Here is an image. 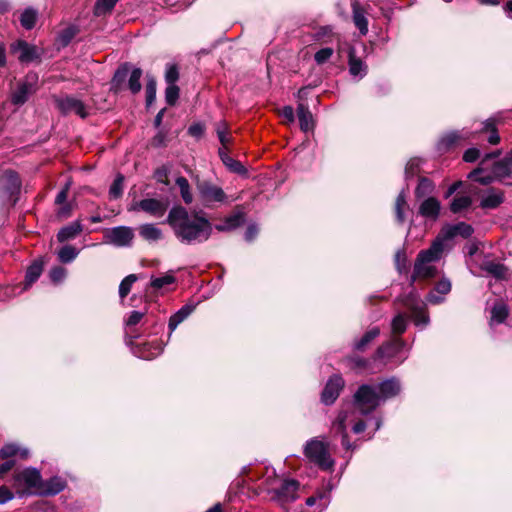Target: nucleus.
Returning <instances> with one entry per match:
<instances>
[{
    "mask_svg": "<svg viewBox=\"0 0 512 512\" xmlns=\"http://www.w3.org/2000/svg\"><path fill=\"white\" fill-rule=\"evenodd\" d=\"M14 53H18V59L21 62H31L38 57L37 49L35 46L28 44L25 41H18L11 47Z\"/></svg>",
    "mask_w": 512,
    "mask_h": 512,
    "instance_id": "17",
    "label": "nucleus"
},
{
    "mask_svg": "<svg viewBox=\"0 0 512 512\" xmlns=\"http://www.w3.org/2000/svg\"><path fill=\"white\" fill-rule=\"evenodd\" d=\"M30 77H27V80L19 85L17 90L12 94V102L15 105H21L25 103L34 91V83L29 81Z\"/></svg>",
    "mask_w": 512,
    "mask_h": 512,
    "instance_id": "22",
    "label": "nucleus"
},
{
    "mask_svg": "<svg viewBox=\"0 0 512 512\" xmlns=\"http://www.w3.org/2000/svg\"><path fill=\"white\" fill-rule=\"evenodd\" d=\"M117 1L118 0H97L94 7L95 15L100 16L110 12L116 5Z\"/></svg>",
    "mask_w": 512,
    "mask_h": 512,
    "instance_id": "46",
    "label": "nucleus"
},
{
    "mask_svg": "<svg viewBox=\"0 0 512 512\" xmlns=\"http://www.w3.org/2000/svg\"><path fill=\"white\" fill-rule=\"evenodd\" d=\"M348 58L350 74L353 76H359L360 78L364 77L367 73V66L360 58L356 57L355 49L353 47L349 49Z\"/></svg>",
    "mask_w": 512,
    "mask_h": 512,
    "instance_id": "24",
    "label": "nucleus"
},
{
    "mask_svg": "<svg viewBox=\"0 0 512 512\" xmlns=\"http://www.w3.org/2000/svg\"><path fill=\"white\" fill-rule=\"evenodd\" d=\"M408 317L405 313H398L391 321V330L394 335H401L406 331Z\"/></svg>",
    "mask_w": 512,
    "mask_h": 512,
    "instance_id": "37",
    "label": "nucleus"
},
{
    "mask_svg": "<svg viewBox=\"0 0 512 512\" xmlns=\"http://www.w3.org/2000/svg\"><path fill=\"white\" fill-rule=\"evenodd\" d=\"M421 159L420 158H411L405 167V174L407 177H413L418 171L419 167L421 165Z\"/></svg>",
    "mask_w": 512,
    "mask_h": 512,
    "instance_id": "51",
    "label": "nucleus"
},
{
    "mask_svg": "<svg viewBox=\"0 0 512 512\" xmlns=\"http://www.w3.org/2000/svg\"><path fill=\"white\" fill-rule=\"evenodd\" d=\"M440 212V202L435 197L424 199L419 206V214L428 219H437Z\"/></svg>",
    "mask_w": 512,
    "mask_h": 512,
    "instance_id": "20",
    "label": "nucleus"
},
{
    "mask_svg": "<svg viewBox=\"0 0 512 512\" xmlns=\"http://www.w3.org/2000/svg\"><path fill=\"white\" fill-rule=\"evenodd\" d=\"M82 232V225L80 221H75L65 227H63L57 234L59 242H65L70 239H74L77 235Z\"/></svg>",
    "mask_w": 512,
    "mask_h": 512,
    "instance_id": "30",
    "label": "nucleus"
},
{
    "mask_svg": "<svg viewBox=\"0 0 512 512\" xmlns=\"http://www.w3.org/2000/svg\"><path fill=\"white\" fill-rule=\"evenodd\" d=\"M444 251L443 239L436 238L428 249L419 252L411 276V285L417 279H428L437 275L438 271L434 263L442 258Z\"/></svg>",
    "mask_w": 512,
    "mask_h": 512,
    "instance_id": "4",
    "label": "nucleus"
},
{
    "mask_svg": "<svg viewBox=\"0 0 512 512\" xmlns=\"http://www.w3.org/2000/svg\"><path fill=\"white\" fill-rule=\"evenodd\" d=\"M142 76V70L140 68H134L129 78V89L132 93H138L141 90L140 78Z\"/></svg>",
    "mask_w": 512,
    "mask_h": 512,
    "instance_id": "47",
    "label": "nucleus"
},
{
    "mask_svg": "<svg viewBox=\"0 0 512 512\" xmlns=\"http://www.w3.org/2000/svg\"><path fill=\"white\" fill-rule=\"evenodd\" d=\"M143 316H144V313L139 312V311H133V312H131L130 316L128 317L126 324L128 326H134L141 321Z\"/></svg>",
    "mask_w": 512,
    "mask_h": 512,
    "instance_id": "62",
    "label": "nucleus"
},
{
    "mask_svg": "<svg viewBox=\"0 0 512 512\" xmlns=\"http://www.w3.org/2000/svg\"><path fill=\"white\" fill-rule=\"evenodd\" d=\"M176 239L185 245H196L206 242L212 235L211 222L198 213H189L182 206L173 207L166 219Z\"/></svg>",
    "mask_w": 512,
    "mask_h": 512,
    "instance_id": "2",
    "label": "nucleus"
},
{
    "mask_svg": "<svg viewBox=\"0 0 512 512\" xmlns=\"http://www.w3.org/2000/svg\"><path fill=\"white\" fill-rule=\"evenodd\" d=\"M231 172L237 173L239 175L247 174V169L243 166V164L233 159L232 157H226L225 163H223Z\"/></svg>",
    "mask_w": 512,
    "mask_h": 512,
    "instance_id": "48",
    "label": "nucleus"
},
{
    "mask_svg": "<svg viewBox=\"0 0 512 512\" xmlns=\"http://www.w3.org/2000/svg\"><path fill=\"white\" fill-rule=\"evenodd\" d=\"M179 97V87L177 85H168L165 91L166 102L174 105Z\"/></svg>",
    "mask_w": 512,
    "mask_h": 512,
    "instance_id": "50",
    "label": "nucleus"
},
{
    "mask_svg": "<svg viewBox=\"0 0 512 512\" xmlns=\"http://www.w3.org/2000/svg\"><path fill=\"white\" fill-rule=\"evenodd\" d=\"M192 311L193 306L185 305L170 317L168 323L170 334L192 313Z\"/></svg>",
    "mask_w": 512,
    "mask_h": 512,
    "instance_id": "31",
    "label": "nucleus"
},
{
    "mask_svg": "<svg viewBox=\"0 0 512 512\" xmlns=\"http://www.w3.org/2000/svg\"><path fill=\"white\" fill-rule=\"evenodd\" d=\"M258 234V228L256 225H249L245 232V240L250 242L252 241L256 235Z\"/></svg>",
    "mask_w": 512,
    "mask_h": 512,
    "instance_id": "64",
    "label": "nucleus"
},
{
    "mask_svg": "<svg viewBox=\"0 0 512 512\" xmlns=\"http://www.w3.org/2000/svg\"><path fill=\"white\" fill-rule=\"evenodd\" d=\"M408 209H409V207L406 202V195L402 191L397 196L396 202H395V214H396V219H397L398 223L402 224L405 222V220H406L405 211Z\"/></svg>",
    "mask_w": 512,
    "mask_h": 512,
    "instance_id": "36",
    "label": "nucleus"
},
{
    "mask_svg": "<svg viewBox=\"0 0 512 512\" xmlns=\"http://www.w3.org/2000/svg\"><path fill=\"white\" fill-rule=\"evenodd\" d=\"M401 390L400 382L396 378L387 379L378 385H361L354 395V404L343 408L332 424L336 434L342 436V445L350 449L351 444L347 440V427L352 425V431L356 434L363 432L366 424L359 418L375 410L387 399L395 397Z\"/></svg>",
    "mask_w": 512,
    "mask_h": 512,
    "instance_id": "1",
    "label": "nucleus"
},
{
    "mask_svg": "<svg viewBox=\"0 0 512 512\" xmlns=\"http://www.w3.org/2000/svg\"><path fill=\"white\" fill-rule=\"evenodd\" d=\"M333 55V49L330 47L322 48L315 53L314 59L317 64H324Z\"/></svg>",
    "mask_w": 512,
    "mask_h": 512,
    "instance_id": "53",
    "label": "nucleus"
},
{
    "mask_svg": "<svg viewBox=\"0 0 512 512\" xmlns=\"http://www.w3.org/2000/svg\"><path fill=\"white\" fill-rule=\"evenodd\" d=\"M352 18L360 34L365 36L368 33V20L363 7L357 1L352 3Z\"/></svg>",
    "mask_w": 512,
    "mask_h": 512,
    "instance_id": "19",
    "label": "nucleus"
},
{
    "mask_svg": "<svg viewBox=\"0 0 512 512\" xmlns=\"http://www.w3.org/2000/svg\"><path fill=\"white\" fill-rule=\"evenodd\" d=\"M406 344L400 338H393L381 345L376 351V359H385L386 362L400 356Z\"/></svg>",
    "mask_w": 512,
    "mask_h": 512,
    "instance_id": "14",
    "label": "nucleus"
},
{
    "mask_svg": "<svg viewBox=\"0 0 512 512\" xmlns=\"http://www.w3.org/2000/svg\"><path fill=\"white\" fill-rule=\"evenodd\" d=\"M123 184H124V177L123 175H117L115 180L113 181L112 185L109 189V196L112 199H118L123 194Z\"/></svg>",
    "mask_w": 512,
    "mask_h": 512,
    "instance_id": "45",
    "label": "nucleus"
},
{
    "mask_svg": "<svg viewBox=\"0 0 512 512\" xmlns=\"http://www.w3.org/2000/svg\"><path fill=\"white\" fill-rule=\"evenodd\" d=\"M55 103L58 110L64 115L73 113L84 119L89 114L84 102L74 96L65 95L57 97L55 98Z\"/></svg>",
    "mask_w": 512,
    "mask_h": 512,
    "instance_id": "10",
    "label": "nucleus"
},
{
    "mask_svg": "<svg viewBox=\"0 0 512 512\" xmlns=\"http://www.w3.org/2000/svg\"><path fill=\"white\" fill-rule=\"evenodd\" d=\"M139 235L148 242H157L163 238L162 230L152 223L141 225Z\"/></svg>",
    "mask_w": 512,
    "mask_h": 512,
    "instance_id": "28",
    "label": "nucleus"
},
{
    "mask_svg": "<svg viewBox=\"0 0 512 512\" xmlns=\"http://www.w3.org/2000/svg\"><path fill=\"white\" fill-rule=\"evenodd\" d=\"M197 189L201 200L206 206H210L213 203H225L227 201L228 197L223 189L209 181L199 182Z\"/></svg>",
    "mask_w": 512,
    "mask_h": 512,
    "instance_id": "11",
    "label": "nucleus"
},
{
    "mask_svg": "<svg viewBox=\"0 0 512 512\" xmlns=\"http://www.w3.org/2000/svg\"><path fill=\"white\" fill-rule=\"evenodd\" d=\"M40 484L41 474L36 468L28 467L13 474L12 488L19 497L38 494Z\"/></svg>",
    "mask_w": 512,
    "mask_h": 512,
    "instance_id": "7",
    "label": "nucleus"
},
{
    "mask_svg": "<svg viewBox=\"0 0 512 512\" xmlns=\"http://www.w3.org/2000/svg\"><path fill=\"white\" fill-rule=\"evenodd\" d=\"M473 232L474 229L472 228L471 225L465 222H459L455 225H450L444 228L437 238L443 239V243L445 244L447 240L452 239L457 235H460L464 238H468L472 235Z\"/></svg>",
    "mask_w": 512,
    "mask_h": 512,
    "instance_id": "16",
    "label": "nucleus"
},
{
    "mask_svg": "<svg viewBox=\"0 0 512 512\" xmlns=\"http://www.w3.org/2000/svg\"><path fill=\"white\" fill-rule=\"evenodd\" d=\"M435 292L446 295L451 291V282L448 278H442L435 285Z\"/></svg>",
    "mask_w": 512,
    "mask_h": 512,
    "instance_id": "55",
    "label": "nucleus"
},
{
    "mask_svg": "<svg viewBox=\"0 0 512 512\" xmlns=\"http://www.w3.org/2000/svg\"><path fill=\"white\" fill-rule=\"evenodd\" d=\"M401 302L411 312V318L416 326L426 327L429 324L430 318L425 304L416 292L411 291L407 296L401 298Z\"/></svg>",
    "mask_w": 512,
    "mask_h": 512,
    "instance_id": "8",
    "label": "nucleus"
},
{
    "mask_svg": "<svg viewBox=\"0 0 512 512\" xmlns=\"http://www.w3.org/2000/svg\"><path fill=\"white\" fill-rule=\"evenodd\" d=\"M19 455L22 459L29 457V450L25 447H20L15 443H7L0 449V458L11 460L10 458Z\"/></svg>",
    "mask_w": 512,
    "mask_h": 512,
    "instance_id": "26",
    "label": "nucleus"
},
{
    "mask_svg": "<svg viewBox=\"0 0 512 512\" xmlns=\"http://www.w3.org/2000/svg\"><path fill=\"white\" fill-rule=\"evenodd\" d=\"M483 269L497 279L506 280L510 278V272L508 268L501 263H496L493 261L486 262L483 265Z\"/></svg>",
    "mask_w": 512,
    "mask_h": 512,
    "instance_id": "29",
    "label": "nucleus"
},
{
    "mask_svg": "<svg viewBox=\"0 0 512 512\" xmlns=\"http://www.w3.org/2000/svg\"><path fill=\"white\" fill-rule=\"evenodd\" d=\"M168 209V202L162 199L146 198L135 202L129 208L130 211H144L152 217L164 216Z\"/></svg>",
    "mask_w": 512,
    "mask_h": 512,
    "instance_id": "12",
    "label": "nucleus"
},
{
    "mask_svg": "<svg viewBox=\"0 0 512 512\" xmlns=\"http://www.w3.org/2000/svg\"><path fill=\"white\" fill-rule=\"evenodd\" d=\"M245 221V215L243 212L238 211L233 213L232 215L226 217L223 221V223L218 224L215 226V228L218 231L224 232V231H230L233 230L239 226H241Z\"/></svg>",
    "mask_w": 512,
    "mask_h": 512,
    "instance_id": "27",
    "label": "nucleus"
},
{
    "mask_svg": "<svg viewBox=\"0 0 512 512\" xmlns=\"http://www.w3.org/2000/svg\"><path fill=\"white\" fill-rule=\"evenodd\" d=\"M488 132V142L490 144H497L500 141V136L495 128V122L493 119H488L481 123V129L474 132H470L466 129L451 131L444 135L438 142V150L441 152L447 151L450 148L461 145L470 138H475L477 134Z\"/></svg>",
    "mask_w": 512,
    "mask_h": 512,
    "instance_id": "5",
    "label": "nucleus"
},
{
    "mask_svg": "<svg viewBox=\"0 0 512 512\" xmlns=\"http://www.w3.org/2000/svg\"><path fill=\"white\" fill-rule=\"evenodd\" d=\"M65 276L66 270L61 266L54 267L50 271V278L55 283L61 282Z\"/></svg>",
    "mask_w": 512,
    "mask_h": 512,
    "instance_id": "57",
    "label": "nucleus"
},
{
    "mask_svg": "<svg viewBox=\"0 0 512 512\" xmlns=\"http://www.w3.org/2000/svg\"><path fill=\"white\" fill-rule=\"evenodd\" d=\"M504 202V193L494 189L484 194L480 201V207L484 209H495Z\"/></svg>",
    "mask_w": 512,
    "mask_h": 512,
    "instance_id": "23",
    "label": "nucleus"
},
{
    "mask_svg": "<svg viewBox=\"0 0 512 512\" xmlns=\"http://www.w3.org/2000/svg\"><path fill=\"white\" fill-rule=\"evenodd\" d=\"M317 503V512H322L325 510L330 504V494L328 492H319L317 495L311 496L306 500V505L310 507L316 505Z\"/></svg>",
    "mask_w": 512,
    "mask_h": 512,
    "instance_id": "35",
    "label": "nucleus"
},
{
    "mask_svg": "<svg viewBox=\"0 0 512 512\" xmlns=\"http://www.w3.org/2000/svg\"><path fill=\"white\" fill-rule=\"evenodd\" d=\"M297 116L299 119L300 129L303 132H308L314 129V119L309 108L300 103L297 107Z\"/></svg>",
    "mask_w": 512,
    "mask_h": 512,
    "instance_id": "25",
    "label": "nucleus"
},
{
    "mask_svg": "<svg viewBox=\"0 0 512 512\" xmlns=\"http://www.w3.org/2000/svg\"><path fill=\"white\" fill-rule=\"evenodd\" d=\"M13 498L14 493L7 486H0V504H5Z\"/></svg>",
    "mask_w": 512,
    "mask_h": 512,
    "instance_id": "60",
    "label": "nucleus"
},
{
    "mask_svg": "<svg viewBox=\"0 0 512 512\" xmlns=\"http://www.w3.org/2000/svg\"><path fill=\"white\" fill-rule=\"evenodd\" d=\"M280 115L289 123L294 122V110L291 106H285L282 108Z\"/></svg>",
    "mask_w": 512,
    "mask_h": 512,
    "instance_id": "63",
    "label": "nucleus"
},
{
    "mask_svg": "<svg viewBox=\"0 0 512 512\" xmlns=\"http://www.w3.org/2000/svg\"><path fill=\"white\" fill-rule=\"evenodd\" d=\"M380 334V329L378 327H373L369 331H367L360 340L354 343V348L356 350L362 351L365 347L372 342L376 337Z\"/></svg>",
    "mask_w": 512,
    "mask_h": 512,
    "instance_id": "38",
    "label": "nucleus"
},
{
    "mask_svg": "<svg viewBox=\"0 0 512 512\" xmlns=\"http://www.w3.org/2000/svg\"><path fill=\"white\" fill-rule=\"evenodd\" d=\"M204 130H205V128H204L203 124L194 123L189 127L188 133H189V135H191L195 138H200L203 135Z\"/></svg>",
    "mask_w": 512,
    "mask_h": 512,
    "instance_id": "61",
    "label": "nucleus"
},
{
    "mask_svg": "<svg viewBox=\"0 0 512 512\" xmlns=\"http://www.w3.org/2000/svg\"><path fill=\"white\" fill-rule=\"evenodd\" d=\"M36 20L37 12L32 8L25 9L20 17L21 25L27 30H30L35 26Z\"/></svg>",
    "mask_w": 512,
    "mask_h": 512,
    "instance_id": "42",
    "label": "nucleus"
},
{
    "mask_svg": "<svg viewBox=\"0 0 512 512\" xmlns=\"http://www.w3.org/2000/svg\"><path fill=\"white\" fill-rule=\"evenodd\" d=\"M176 185L180 189V194H181L183 201L186 204L192 203L193 195H192V192L190 189V184H189L188 180L185 177L180 176L176 179Z\"/></svg>",
    "mask_w": 512,
    "mask_h": 512,
    "instance_id": "39",
    "label": "nucleus"
},
{
    "mask_svg": "<svg viewBox=\"0 0 512 512\" xmlns=\"http://www.w3.org/2000/svg\"><path fill=\"white\" fill-rule=\"evenodd\" d=\"M103 242L115 247H129L134 239L132 228L127 226H117L103 231Z\"/></svg>",
    "mask_w": 512,
    "mask_h": 512,
    "instance_id": "9",
    "label": "nucleus"
},
{
    "mask_svg": "<svg viewBox=\"0 0 512 512\" xmlns=\"http://www.w3.org/2000/svg\"><path fill=\"white\" fill-rule=\"evenodd\" d=\"M43 271L42 263L35 261L32 263L27 271L25 276V282H24V289H27L30 287L37 279L40 277Z\"/></svg>",
    "mask_w": 512,
    "mask_h": 512,
    "instance_id": "34",
    "label": "nucleus"
},
{
    "mask_svg": "<svg viewBox=\"0 0 512 512\" xmlns=\"http://www.w3.org/2000/svg\"><path fill=\"white\" fill-rule=\"evenodd\" d=\"M79 254V251L71 246L65 245L58 251V258L62 263L72 262Z\"/></svg>",
    "mask_w": 512,
    "mask_h": 512,
    "instance_id": "44",
    "label": "nucleus"
},
{
    "mask_svg": "<svg viewBox=\"0 0 512 512\" xmlns=\"http://www.w3.org/2000/svg\"><path fill=\"white\" fill-rule=\"evenodd\" d=\"M156 98V81L150 78L146 84V102L151 105Z\"/></svg>",
    "mask_w": 512,
    "mask_h": 512,
    "instance_id": "52",
    "label": "nucleus"
},
{
    "mask_svg": "<svg viewBox=\"0 0 512 512\" xmlns=\"http://www.w3.org/2000/svg\"><path fill=\"white\" fill-rule=\"evenodd\" d=\"M298 488L297 481L285 479L278 488L273 490V498L282 504L292 502L297 498Z\"/></svg>",
    "mask_w": 512,
    "mask_h": 512,
    "instance_id": "13",
    "label": "nucleus"
},
{
    "mask_svg": "<svg viewBox=\"0 0 512 512\" xmlns=\"http://www.w3.org/2000/svg\"><path fill=\"white\" fill-rule=\"evenodd\" d=\"M128 74V67L127 65H124L120 67L114 74L112 83L113 85H117L121 82H123Z\"/></svg>",
    "mask_w": 512,
    "mask_h": 512,
    "instance_id": "59",
    "label": "nucleus"
},
{
    "mask_svg": "<svg viewBox=\"0 0 512 512\" xmlns=\"http://www.w3.org/2000/svg\"><path fill=\"white\" fill-rule=\"evenodd\" d=\"M175 281L176 278L173 274H165L161 277L152 278L150 285L153 290L159 291L168 285L174 284Z\"/></svg>",
    "mask_w": 512,
    "mask_h": 512,
    "instance_id": "43",
    "label": "nucleus"
},
{
    "mask_svg": "<svg viewBox=\"0 0 512 512\" xmlns=\"http://www.w3.org/2000/svg\"><path fill=\"white\" fill-rule=\"evenodd\" d=\"M3 181L5 182L7 191L11 195L19 192L20 187H21V181L16 172H14L12 170L6 171L3 175Z\"/></svg>",
    "mask_w": 512,
    "mask_h": 512,
    "instance_id": "33",
    "label": "nucleus"
},
{
    "mask_svg": "<svg viewBox=\"0 0 512 512\" xmlns=\"http://www.w3.org/2000/svg\"><path fill=\"white\" fill-rule=\"evenodd\" d=\"M480 157V150L472 147L464 152L463 160L468 163L475 162Z\"/></svg>",
    "mask_w": 512,
    "mask_h": 512,
    "instance_id": "58",
    "label": "nucleus"
},
{
    "mask_svg": "<svg viewBox=\"0 0 512 512\" xmlns=\"http://www.w3.org/2000/svg\"><path fill=\"white\" fill-rule=\"evenodd\" d=\"M65 486V480L58 476L52 477L47 481L41 479L38 495H56L63 491Z\"/></svg>",
    "mask_w": 512,
    "mask_h": 512,
    "instance_id": "18",
    "label": "nucleus"
},
{
    "mask_svg": "<svg viewBox=\"0 0 512 512\" xmlns=\"http://www.w3.org/2000/svg\"><path fill=\"white\" fill-rule=\"evenodd\" d=\"M508 316V309L505 304H495L491 310V323H502Z\"/></svg>",
    "mask_w": 512,
    "mask_h": 512,
    "instance_id": "41",
    "label": "nucleus"
},
{
    "mask_svg": "<svg viewBox=\"0 0 512 512\" xmlns=\"http://www.w3.org/2000/svg\"><path fill=\"white\" fill-rule=\"evenodd\" d=\"M179 78L178 68L175 65H169L166 69L165 80L168 85H175Z\"/></svg>",
    "mask_w": 512,
    "mask_h": 512,
    "instance_id": "54",
    "label": "nucleus"
},
{
    "mask_svg": "<svg viewBox=\"0 0 512 512\" xmlns=\"http://www.w3.org/2000/svg\"><path fill=\"white\" fill-rule=\"evenodd\" d=\"M434 189L435 185L430 179L426 177L420 178L419 183L415 189V197L417 199H426L428 197H432L431 195L434 192Z\"/></svg>",
    "mask_w": 512,
    "mask_h": 512,
    "instance_id": "32",
    "label": "nucleus"
},
{
    "mask_svg": "<svg viewBox=\"0 0 512 512\" xmlns=\"http://www.w3.org/2000/svg\"><path fill=\"white\" fill-rule=\"evenodd\" d=\"M348 362L349 366L357 371H361L367 367V361L359 356L349 358Z\"/></svg>",
    "mask_w": 512,
    "mask_h": 512,
    "instance_id": "56",
    "label": "nucleus"
},
{
    "mask_svg": "<svg viewBox=\"0 0 512 512\" xmlns=\"http://www.w3.org/2000/svg\"><path fill=\"white\" fill-rule=\"evenodd\" d=\"M343 387L344 380L341 376L333 375L330 377L321 395L322 402L326 405L334 403Z\"/></svg>",
    "mask_w": 512,
    "mask_h": 512,
    "instance_id": "15",
    "label": "nucleus"
},
{
    "mask_svg": "<svg viewBox=\"0 0 512 512\" xmlns=\"http://www.w3.org/2000/svg\"><path fill=\"white\" fill-rule=\"evenodd\" d=\"M136 280V275L130 274L121 281L119 286V295L122 299L129 294L131 287Z\"/></svg>",
    "mask_w": 512,
    "mask_h": 512,
    "instance_id": "49",
    "label": "nucleus"
},
{
    "mask_svg": "<svg viewBox=\"0 0 512 512\" xmlns=\"http://www.w3.org/2000/svg\"><path fill=\"white\" fill-rule=\"evenodd\" d=\"M303 453L309 462L314 463L322 470H332L335 465L329 450V443L324 439L311 438L305 443Z\"/></svg>",
    "mask_w": 512,
    "mask_h": 512,
    "instance_id": "6",
    "label": "nucleus"
},
{
    "mask_svg": "<svg viewBox=\"0 0 512 512\" xmlns=\"http://www.w3.org/2000/svg\"><path fill=\"white\" fill-rule=\"evenodd\" d=\"M162 351H163V347L157 341L151 342V343H145L142 346H138L133 349V353L137 357L145 359V360H150V359L158 356L159 354H161Z\"/></svg>",
    "mask_w": 512,
    "mask_h": 512,
    "instance_id": "21",
    "label": "nucleus"
},
{
    "mask_svg": "<svg viewBox=\"0 0 512 512\" xmlns=\"http://www.w3.org/2000/svg\"><path fill=\"white\" fill-rule=\"evenodd\" d=\"M500 155V150L486 154L479 166L468 174V178L482 185H488L494 181L512 185V150L502 160L491 165V161Z\"/></svg>",
    "mask_w": 512,
    "mask_h": 512,
    "instance_id": "3",
    "label": "nucleus"
},
{
    "mask_svg": "<svg viewBox=\"0 0 512 512\" xmlns=\"http://www.w3.org/2000/svg\"><path fill=\"white\" fill-rule=\"evenodd\" d=\"M472 204V198L467 195L456 196L450 205V209L453 213H459L462 210L469 208Z\"/></svg>",
    "mask_w": 512,
    "mask_h": 512,
    "instance_id": "40",
    "label": "nucleus"
}]
</instances>
